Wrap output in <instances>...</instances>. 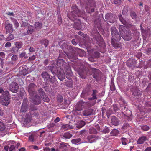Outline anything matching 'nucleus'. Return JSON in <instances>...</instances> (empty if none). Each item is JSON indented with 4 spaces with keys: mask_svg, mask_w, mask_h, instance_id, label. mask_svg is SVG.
Returning <instances> with one entry per match:
<instances>
[{
    "mask_svg": "<svg viewBox=\"0 0 151 151\" xmlns=\"http://www.w3.org/2000/svg\"><path fill=\"white\" fill-rule=\"evenodd\" d=\"M72 9L73 10L68 15V17L71 21H74L77 20L78 17H83L84 16L85 11L83 10L80 11L76 6H73Z\"/></svg>",
    "mask_w": 151,
    "mask_h": 151,
    "instance_id": "f257e3e1",
    "label": "nucleus"
},
{
    "mask_svg": "<svg viewBox=\"0 0 151 151\" xmlns=\"http://www.w3.org/2000/svg\"><path fill=\"white\" fill-rule=\"evenodd\" d=\"M68 50V52L65 53L69 59L72 62H74V60H76L78 58V56L76 53L75 50H80L77 48L72 47L71 45H67L66 43L63 44L62 47L63 49V47Z\"/></svg>",
    "mask_w": 151,
    "mask_h": 151,
    "instance_id": "f03ea898",
    "label": "nucleus"
},
{
    "mask_svg": "<svg viewBox=\"0 0 151 151\" xmlns=\"http://www.w3.org/2000/svg\"><path fill=\"white\" fill-rule=\"evenodd\" d=\"M81 4H85L86 11L89 13H91L94 11L96 3L94 0H80Z\"/></svg>",
    "mask_w": 151,
    "mask_h": 151,
    "instance_id": "7ed1b4c3",
    "label": "nucleus"
},
{
    "mask_svg": "<svg viewBox=\"0 0 151 151\" xmlns=\"http://www.w3.org/2000/svg\"><path fill=\"white\" fill-rule=\"evenodd\" d=\"M56 65L61 70H66L70 71L71 68L67 63L63 59L57 60Z\"/></svg>",
    "mask_w": 151,
    "mask_h": 151,
    "instance_id": "20e7f679",
    "label": "nucleus"
},
{
    "mask_svg": "<svg viewBox=\"0 0 151 151\" xmlns=\"http://www.w3.org/2000/svg\"><path fill=\"white\" fill-rule=\"evenodd\" d=\"M10 99L9 92L5 91L1 96V100L2 104L5 106L8 105L10 102Z\"/></svg>",
    "mask_w": 151,
    "mask_h": 151,
    "instance_id": "39448f33",
    "label": "nucleus"
},
{
    "mask_svg": "<svg viewBox=\"0 0 151 151\" xmlns=\"http://www.w3.org/2000/svg\"><path fill=\"white\" fill-rule=\"evenodd\" d=\"M111 31L112 37L111 40H114L117 41H119L121 39L120 36L115 27H112L111 28Z\"/></svg>",
    "mask_w": 151,
    "mask_h": 151,
    "instance_id": "423d86ee",
    "label": "nucleus"
},
{
    "mask_svg": "<svg viewBox=\"0 0 151 151\" xmlns=\"http://www.w3.org/2000/svg\"><path fill=\"white\" fill-rule=\"evenodd\" d=\"M37 86L34 83H31L29 84L27 87V91L29 96L35 95L37 93Z\"/></svg>",
    "mask_w": 151,
    "mask_h": 151,
    "instance_id": "0eeeda50",
    "label": "nucleus"
},
{
    "mask_svg": "<svg viewBox=\"0 0 151 151\" xmlns=\"http://www.w3.org/2000/svg\"><path fill=\"white\" fill-rule=\"evenodd\" d=\"M73 67L75 71L78 72L80 77L82 78H85L86 77V73L85 72L82 68L79 65H77L76 64L73 65Z\"/></svg>",
    "mask_w": 151,
    "mask_h": 151,
    "instance_id": "6e6552de",
    "label": "nucleus"
},
{
    "mask_svg": "<svg viewBox=\"0 0 151 151\" xmlns=\"http://www.w3.org/2000/svg\"><path fill=\"white\" fill-rule=\"evenodd\" d=\"M29 98L30 101L35 104L38 105L41 103V98L37 93L30 96Z\"/></svg>",
    "mask_w": 151,
    "mask_h": 151,
    "instance_id": "1a4fd4ad",
    "label": "nucleus"
},
{
    "mask_svg": "<svg viewBox=\"0 0 151 151\" xmlns=\"http://www.w3.org/2000/svg\"><path fill=\"white\" fill-rule=\"evenodd\" d=\"M5 28L6 30V33H12L14 30L12 24L10 23L9 20H6L5 23Z\"/></svg>",
    "mask_w": 151,
    "mask_h": 151,
    "instance_id": "9d476101",
    "label": "nucleus"
},
{
    "mask_svg": "<svg viewBox=\"0 0 151 151\" xmlns=\"http://www.w3.org/2000/svg\"><path fill=\"white\" fill-rule=\"evenodd\" d=\"M98 93V91L96 89H93L92 90V93L91 94V96H92V97L89 98L88 99L89 101H92V103L91 104V106H93L96 103V101L94 100L93 101V100H94V99H97V98L96 97V94Z\"/></svg>",
    "mask_w": 151,
    "mask_h": 151,
    "instance_id": "9b49d317",
    "label": "nucleus"
},
{
    "mask_svg": "<svg viewBox=\"0 0 151 151\" xmlns=\"http://www.w3.org/2000/svg\"><path fill=\"white\" fill-rule=\"evenodd\" d=\"M137 63V60L134 58H130L127 61V66L131 68H134Z\"/></svg>",
    "mask_w": 151,
    "mask_h": 151,
    "instance_id": "f8f14e48",
    "label": "nucleus"
},
{
    "mask_svg": "<svg viewBox=\"0 0 151 151\" xmlns=\"http://www.w3.org/2000/svg\"><path fill=\"white\" fill-rule=\"evenodd\" d=\"M9 88L11 91L14 93H16L18 90L19 86L16 82H12L10 85Z\"/></svg>",
    "mask_w": 151,
    "mask_h": 151,
    "instance_id": "ddd939ff",
    "label": "nucleus"
},
{
    "mask_svg": "<svg viewBox=\"0 0 151 151\" xmlns=\"http://www.w3.org/2000/svg\"><path fill=\"white\" fill-rule=\"evenodd\" d=\"M123 38L126 41H129L132 39V34L131 32L128 30L126 31L122 35Z\"/></svg>",
    "mask_w": 151,
    "mask_h": 151,
    "instance_id": "4468645a",
    "label": "nucleus"
},
{
    "mask_svg": "<svg viewBox=\"0 0 151 151\" xmlns=\"http://www.w3.org/2000/svg\"><path fill=\"white\" fill-rule=\"evenodd\" d=\"M105 18L107 22L113 23L114 22V19L112 13H108L106 14L105 15Z\"/></svg>",
    "mask_w": 151,
    "mask_h": 151,
    "instance_id": "2eb2a0df",
    "label": "nucleus"
},
{
    "mask_svg": "<svg viewBox=\"0 0 151 151\" xmlns=\"http://www.w3.org/2000/svg\"><path fill=\"white\" fill-rule=\"evenodd\" d=\"M95 38L96 41V43L99 46H100L101 45L104 44V40L99 34H97Z\"/></svg>",
    "mask_w": 151,
    "mask_h": 151,
    "instance_id": "dca6fc26",
    "label": "nucleus"
},
{
    "mask_svg": "<svg viewBox=\"0 0 151 151\" xmlns=\"http://www.w3.org/2000/svg\"><path fill=\"white\" fill-rule=\"evenodd\" d=\"M49 69L50 70L52 73L56 75L59 71H60L58 69L57 67L55 65L53 66H49L48 67Z\"/></svg>",
    "mask_w": 151,
    "mask_h": 151,
    "instance_id": "f3484780",
    "label": "nucleus"
},
{
    "mask_svg": "<svg viewBox=\"0 0 151 151\" xmlns=\"http://www.w3.org/2000/svg\"><path fill=\"white\" fill-rule=\"evenodd\" d=\"M64 70H61L56 74L57 75L58 78L61 81H63L65 78V73Z\"/></svg>",
    "mask_w": 151,
    "mask_h": 151,
    "instance_id": "a211bd4d",
    "label": "nucleus"
},
{
    "mask_svg": "<svg viewBox=\"0 0 151 151\" xmlns=\"http://www.w3.org/2000/svg\"><path fill=\"white\" fill-rule=\"evenodd\" d=\"M88 142L93 143L96 142L97 139V137L94 135H89L87 137Z\"/></svg>",
    "mask_w": 151,
    "mask_h": 151,
    "instance_id": "6ab92c4d",
    "label": "nucleus"
},
{
    "mask_svg": "<svg viewBox=\"0 0 151 151\" xmlns=\"http://www.w3.org/2000/svg\"><path fill=\"white\" fill-rule=\"evenodd\" d=\"M111 123L115 126H117L119 124V120L115 116H112L111 119Z\"/></svg>",
    "mask_w": 151,
    "mask_h": 151,
    "instance_id": "aec40b11",
    "label": "nucleus"
},
{
    "mask_svg": "<svg viewBox=\"0 0 151 151\" xmlns=\"http://www.w3.org/2000/svg\"><path fill=\"white\" fill-rule=\"evenodd\" d=\"M118 17L120 21L124 25H126L128 27H130L132 26L131 24L129 23V22H128L126 21L123 19L121 14L119 15L118 16Z\"/></svg>",
    "mask_w": 151,
    "mask_h": 151,
    "instance_id": "412c9836",
    "label": "nucleus"
},
{
    "mask_svg": "<svg viewBox=\"0 0 151 151\" xmlns=\"http://www.w3.org/2000/svg\"><path fill=\"white\" fill-rule=\"evenodd\" d=\"M73 26L75 29L78 30L80 29L81 28V21L78 19L76 22H74Z\"/></svg>",
    "mask_w": 151,
    "mask_h": 151,
    "instance_id": "4be33fe9",
    "label": "nucleus"
},
{
    "mask_svg": "<svg viewBox=\"0 0 151 151\" xmlns=\"http://www.w3.org/2000/svg\"><path fill=\"white\" fill-rule=\"evenodd\" d=\"M111 44L113 47L115 49H118L119 48H122V46L120 43L115 42L113 40H111Z\"/></svg>",
    "mask_w": 151,
    "mask_h": 151,
    "instance_id": "5701e85b",
    "label": "nucleus"
},
{
    "mask_svg": "<svg viewBox=\"0 0 151 151\" xmlns=\"http://www.w3.org/2000/svg\"><path fill=\"white\" fill-rule=\"evenodd\" d=\"M147 137L145 136H142L138 139L137 141V143L138 144H141L143 143L147 140Z\"/></svg>",
    "mask_w": 151,
    "mask_h": 151,
    "instance_id": "b1692460",
    "label": "nucleus"
},
{
    "mask_svg": "<svg viewBox=\"0 0 151 151\" xmlns=\"http://www.w3.org/2000/svg\"><path fill=\"white\" fill-rule=\"evenodd\" d=\"M92 113V110L91 109H87L83 111L82 115L83 116H88L91 115Z\"/></svg>",
    "mask_w": 151,
    "mask_h": 151,
    "instance_id": "393cba45",
    "label": "nucleus"
},
{
    "mask_svg": "<svg viewBox=\"0 0 151 151\" xmlns=\"http://www.w3.org/2000/svg\"><path fill=\"white\" fill-rule=\"evenodd\" d=\"M126 29H127V27L123 25H120L119 26V31L120 34H121V35L124 33L125 32L127 31L126 30Z\"/></svg>",
    "mask_w": 151,
    "mask_h": 151,
    "instance_id": "a878e982",
    "label": "nucleus"
},
{
    "mask_svg": "<svg viewBox=\"0 0 151 151\" xmlns=\"http://www.w3.org/2000/svg\"><path fill=\"white\" fill-rule=\"evenodd\" d=\"M142 63H141L140 64V66L141 67H143V68L144 69L147 68L148 67H150L151 68V59L148 60L147 62V64L146 65L144 66H142Z\"/></svg>",
    "mask_w": 151,
    "mask_h": 151,
    "instance_id": "bb28decb",
    "label": "nucleus"
},
{
    "mask_svg": "<svg viewBox=\"0 0 151 151\" xmlns=\"http://www.w3.org/2000/svg\"><path fill=\"white\" fill-rule=\"evenodd\" d=\"M72 135L69 132H66L62 135V138L64 139H69L72 137Z\"/></svg>",
    "mask_w": 151,
    "mask_h": 151,
    "instance_id": "cd10ccee",
    "label": "nucleus"
},
{
    "mask_svg": "<svg viewBox=\"0 0 151 151\" xmlns=\"http://www.w3.org/2000/svg\"><path fill=\"white\" fill-rule=\"evenodd\" d=\"M34 31L33 27L31 25H29L28 29L25 33V35H29L32 34Z\"/></svg>",
    "mask_w": 151,
    "mask_h": 151,
    "instance_id": "c85d7f7f",
    "label": "nucleus"
},
{
    "mask_svg": "<svg viewBox=\"0 0 151 151\" xmlns=\"http://www.w3.org/2000/svg\"><path fill=\"white\" fill-rule=\"evenodd\" d=\"M41 76L45 80H48L50 78L49 74L46 72H43L41 75Z\"/></svg>",
    "mask_w": 151,
    "mask_h": 151,
    "instance_id": "c756f323",
    "label": "nucleus"
},
{
    "mask_svg": "<svg viewBox=\"0 0 151 151\" xmlns=\"http://www.w3.org/2000/svg\"><path fill=\"white\" fill-rule=\"evenodd\" d=\"M86 124L85 122L82 120H81L78 122L77 124L76 127L78 128H80L82 127Z\"/></svg>",
    "mask_w": 151,
    "mask_h": 151,
    "instance_id": "7c9ffc66",
    "label": "nucleus"
},
{
    "mask_svg": "<svg viewBox=\"0 0 151 151\" xmlns=\"http://www.w3.org/2000/svg\"><path fill=\"white\" fill-rule=\"evenodd\" d=\"M40 43L44 45L45 47H47L49 44V40L46 39H42L40 40Z\"/></svg>",
    "mask_w": 151,
    "mask_h": 151,
    "instance_id": "2f4dec72",
    "label": "nucleus"
},
{
    "mask_svg": "<svg viewBox=\"0 0 151 151\" xmlns=\"http://www.w3.org/2000/svg\"><path fill=\"white\" fill-rule=\"evenodd\" d=\"M20 72L21 74L24 76H25L28 74V71L26 68L24 67H22Z\"/></svg>",
    "mask_w": 151,
    "mask_h": 151,
    "instance_id": "473e14b6",
    "label": "nucleus"
},
{
    "mask_svg": "<svg viewBox=\"0 0 151 151\" xmlns=\"http://www.w3.org/2000/svg\"><path fill=\"white\" fill-rule=\"evenodd\" d=\"M42 24L38 22H36L35 24V28L36 29H41L42 27Z\"/></svg>",
    "mask_w": 151,
    "mask_h": 151,
    "instance_id": "72a5a7b5",
    "label": "nucleus"
},
{
    "mask_svg": "<svg viewBox=\"0 0 151 151\" xmlns=\"http://www.w3.org/2000/svg\"><path fill=\"white\" fill-rule=\"evenodd\" d=\"M62 127L65 130L71 129L73 128V126L68 124L64 125L62 126Z\"/></svg>",
    "mask_w": 151,
    "mask_h": 151,
    "instance_id": "f704fd0d",
    "label": "nucleus"
},
{
    "mask_svg": "<svg viewBox=\"0 0 151 151\" xmlns=\"http://www.w3.org/2000/svg\"><path fill=\"white\" fill-rule=\"evenodd\" d=\"M89 132V133L91 134H96L97 132L96 129L92 127L90 128Z\"/></svg>",
    "mask_w": 151,
    "mask_h": 151,
    "instance_id": "c9c22d12",
    "label": "nucleus"
},
{
    "mask_svg": "<svg viewBox=\"0 0 151 151\" xmlns=\"http://www.w3.org/2000/svg\"><path fill=\"white\" fill-rule=\"evenodd\" d=\"M15 46L19 49L22 48V43L21 42H16L15 43Z\"/></svg>",
    "mask_w": 151,
    "mask_h": 151,
    "instance_id": "e433bc0d",
    "label": "nucleus"
},
{
    "mask_svg": "<svg viewBox=\"0 0 151 151\" xmlns=\"http://www.w3.org/2000/svg\"><path fill=\"white\" fill-rule=\"evenodd\" d=\"M119 133V131L118 130L113 129L111 132L110 134L111 136H116Z\"/></svg>",
    "mask_w": 151,
    "mask_h": 151,
    "instance_id": "4c0bfd02",
    "label": "nucleus"
},
{
    "mask_svg": "<svg viewBox=\"0 0 151 151\" xmlns=\"http://www.w3.org/2000/svg\"><path fill=\"white\" fill-rule=\"evenodd\" d=\"M81 139L80 138L74 139L71 140V142L72 144H76L81 142Z\"/></svg>",
    "mask_w": 151,
    "mask_h": 151,
    "instance_id": "58836bf2",
    "label": "nucleus"
},
{
    "mask_svg": "<svg viewBox=\"0 0 151 151\" xmlns=\"http://www.w3.org/2000/svg\"><path fill=\"white\" fill-rule=\"evenodd\" d=\"M28 106L26 105H22L20 110V111L22 112H25L27 110Z\"/></svg>",
    "mask_w": 151,
    "mask_h": 151,
    "instance_id": "ea45409f",
    "label": "nucleus"
},
{
    "mask_svg": "<svg viewBox=\"0 0 151 151\" xmlns=\"http://www.w3.org/2000/svg\"><path fill=\"white\" fill-rule=\"evenodd\" d=\"M139 91V90L137 88H136L134 90H132V94L133 95H134V96H135L138 95Z\"/></svg>",
    "mask_w": 151,
    "mask_h": 151,
    "instance_id": "a19ab883",
    "label": "nucleus"
},
{
    "mask_svg": "<svg viewBox=\"0 0 151 151\" xmlns=\"http://www.w3.org/2000/svg\"><path fill=\"white\" fill-rule=\"evenodd\" d=\"M38 91L41 97L45 96V93L42 88H40L38 90Z\"/></svg>",
    "mask_w": 151,
    "mask_h": 151,
    "instance_id": "79ce46f5",
    "label": "nucleus"
},
{
    "mask_svg": "<svg viewBox=\"0 0 151 151\" xmlns=\"http://www.w3.org/2000/svg\"><path fill=\"white\" fill-rule=\"evenodd\" d=\"M65 85L68 87L70 88L73 85V82L71 80L67 81L65 83Z\"/></svg>",
    "mask_w": 151,
    "mask_h": 151,
    "instance_id": "37998d69",
    "label": "nucleus"
},
{
    "mask_svg": "<svg viewBox=\"0 0 151 151\" xmlns=\"http://www.w3.org/2000/svg\"><path fill=\"white\" fill-rule=\"evenodd\" d=\"M121 140L122 144L123 145H126L127 144L128 141L126 138L124 137H122L121 138Z\"/></svg>",
    "mask_w": 151,
    "mask_h": 151,
    "instance_id": "c03bdc74",
    "label": "nucleus"
},
{
    "mask_svg": "<svg viewBox=\"0 0 151 151\" xmlns=\"http://www.w3.org/2000/svg\"><path fill=\"white\" fill-rule=\"evenodd\" d=\"M17 59L18 57L16 55H13L11 58L12 63L13 64V62H14L17 60Z\"/></svg>",
    "mask_w": 151,
    "mask_h": 151,
    "instance_id": "a18cd8bd",
    "label": "nucleus"
},
{
    "mask_svg": "<svg viewBox=\"0 0 151 151\" xmlns=\"http://www.w3.org/2000/svg\"><path fill=\"white\" fill-rule=\"evenodd\" d=\"M99 54L98 52L95 51L92 55V56L93 58H98L99 56Z\"/></svg>",
    "mask_w": 151,
    "mask_h": 151,
    "instance_id": "49530a36",
    "label": "nucleus"
},
{
    "mask_svg": "<svg viewBox=\"0 0 151 151\" xmlns=\"http://www.w3.org/2000/svg\"><path fill=\"white\" fill-rule=\"evenodd\" d=\"M14 38V36L12 34H10L6 38V41H9Z\"/></svg>",
    "mask_w": 151,
    "mask_h": 151,
    "instance_id": "de8ad7c7",
    "label": "nucleus"
},
{
    "mask_svg": "<svg viewBox=\"0 0 151 151\" xmlns=\"http://www.w3.org/2000/svg\"><path fill=\"white\" fill-rule=\"evenodd\" d=\"M141 129L144 131H147L149 129L150 127L149 126L145 125L142 126Z\"/></svg>",
    "mask_w": 151,
    "mask_h": 151,
    "instance_id": "09e8293b",
    "label": "nucleus"
},
{
    "mask_svg": "<svg viewBox=\"0 0 151 151\" xmlns=\"http://www.w3.org/2000/svg\"><path fill=\"white\" fill-rule=\"evenodd\" d=\"M12 22L14 24L15 27H17L19 26V24L17 20L13 18L12 19Z\"/></svg>",
    "mask_w": 151,
    "mask_h": 151,
    "instance_id": "8fccbe9b",
    "label": "nucleus"
},
{
    "mask_svg": "<svg viewBox=\"0 0 151 151\" xmlns=\"http://www.w3.org/2000/svg\"><path fill=\"white\" fill-rule=\"evenodd\" d=\"M5 127L4 124L0 121V131H3L5 129Z\"/></svg>",
    "mask_w": 151,
    "mask_h": 151,
    "instance_id": "3c124183",
    "label": "nucleus"
},
{
    "mask_svg": "<svg viewBox=\"0 0 151 151\" xmlns=\"http://www.w3.org/2000/svg\"><path fill=\"white\" fill-rule=\"evenodd\" d=\"M41 97L44 102H48L50 101V99L47 96H46L45 95V96H43Z\"/></svg>",
    "mask_w": 151,
    "mask_h": 151,
    "instance_id": "603ef678",
    "label": "nucleus"
},
{
    "mask_svg": "<svg viewBox=\"0 0 151 151\" xmlns=\"http://www.w3.org/2000/svg\"><path fill=\"white\" fill-rule=\"evenodd\" d=\"M112 112V110L109 109L106 110V114L108 118H109Z\"/></svg>",
    "mask_w": 151,
    "mask_h": 151,
    "instance_id": "864d4df0",
    "label": "nucleus"
},
{
    "mask_svg": "<svg viewBox=\"0 0 151 151\" xmlns=\"http://www.w3.org/2000/svg\"><path fill=\"white\" fill-rule=\"evenodd\" d=\"M131 17L134 19H135L137 16L136 13L134 12H132L130 13Z\"/></svg>",
    "mask_w": 151,
    "mask_h": 151,
    "instance_id": "5fc2aeb1",
    "label": "nucleus"
},
{
    "mask_svg": "<svg viewBox=\"0 0 151 151\" xmlns=\"http://www.w3.org/2000/svg\"><path fill=\"white\" fill-rule=\"evenodd\" d=\"M28 100L26 98H24L23 101V102L22 104V105H28Z\"/></svg>",
    "mask_w": 151,
    "mask_h": 151,
    "instance_id": "6e6d98bb",
    "label": "nucleus"
},
{
    "mask_svg": "<svg viewBox=\"0 0 151 151\" xmlns=\"http://www.w3.org/2000/svg\"><path fill=\"white\" fill-rule=\"evenodd\" d=\"M70 71V72H69V73L68 74H66V77L69 80H70L71 78V77L72 76V74L71 72V70L70 71Z\"/></svg>",
    "mask_w": 151,
    "mask_h": 151,
    "instance_id": "4d7b16f0",
    "label": "nucleus"
},
{
    "mask_svg": "<svg viewBox=\"0 0 151 151\" xmlns=\"http://www.w3.org/2000/svg\"><path fill=\"white\" fill-rule=\"evenodd\" d=\"M121 115L122 117L123 116L124 118H125V119H127V120L128 121H129V120L130 119V117L129 116L126 115L124 114L123 112H122L121 113Z\"/></svg>",
    "mask_w": 151,
    "mask_h": 151,
    "instance_id": "13d9d810",
    "label": "nucleus"
},
{
    "mask_svg": "<svg viewBox=\"0 0 151 151\" xmlns=\"http://www.w3.org/2000/svg\"><path fill=\"white\" fill-rule=\"evenodd\" d=\"M19 49H18L16 46L13 47L11 48V51L14 53L17 52L18 51Z\"/></svg>",
    "mask_w": 151,
    "mask_h": 151,
    "instance_id": "bf43d9fd",
    "label": "nucleus"
},
{
    "mask_svg": "<svg viewBox=\"0 0 151 151\" xmlns=\"http://www.w3.org/2000/svg\"><path fill=\"white\" fill-rule=\"evenodd\" d=\"M114 4L118 5H120L122 2L121 0H114Z\"/></svg>",
    "mask_w": 151,
    "mask_h": 151,
    "instance_id": "052dcab7",
    "label": "nucleus"
},
{
    "mask_svg": "<svg viewBox=\"0 0 151 151\" xmlns=\"http://www.w3.org/2000/svg\"><path fill=\"white\" fill-rule=\"evenodd\" d=\"M32 118L30 116H27L25 119V121L26 122L29 123L31 122Z\"/></svg>",
    "mask_w": 151,
    "mask_h": 151,
    "instance_id": "680f3d73",
    "label": "nucleus"
},
{
    "mask_svg": "<svg viewBox=\"0 0 151 151\" xmlns=\"http://www.w3.org/2000/svg\"><path fill=\"white\" fill-rule=\"evenodd\" d=\"M129 127V124L128 123H125L122 126V128L123 129H125Z\"/></svg>",
    "mask_w": 151,
    "mask_h": 151,
    "instance_id": "e2e57ef3",
    "label": "nucleus"
},
{
    "mask_svg": "<svg viewBox=\"0 0 151 151\" xmlns=\"http://www.w3.org/2000/svg\"><path fill=\"white\" fill-rule=\"evenodd\" d=\"M103 132L104 133H108L109 132V129L108 127H105V128L103 130Z\"/></svg>",
    "mask_w": 151,
    "mask_h": 151,
    "instance_id": "0e129e2a",
    "label": "nucleus"
},
{
    "mask_svg": "<svg viewBox=\"0 0 151 151\" xmlns=\"http://www.w3.org/2000/svg\"><path fill=\"white\" fill-rule=\"evenodd\" d=\"M128 12V10L127 8H124L122 10V14L123 15H125Z\"/></svg>",
    "mask_w": 151,
    "mask_h": 151,
    "instance_id": "69168bd1",
    "label": "nucleus"
},
{
    "mask_svg": "<svg viewBox=\"0 0 151 151\" xmlns=\"http://www.w3.org/2000/svg\"><path fill=\"white\" fill-rule=\"evenodd\" d=\"M15 147L14 145H11L9 148V151H14L15 150Z\"/></svg>",
    "mask_w": 151,
    "mask_h": 151,
    "instance_id": "338daca9",
    "label": "nucleus"
},
{
    "mask_svg": "<svg viewBox=\"0 0 151 151\" xmlns=\"http://www.w3.org/2000/svg\"><path fill=\"white\" fill-rule=\"evenodd\" d=\"M48 80H49V81L51 83H53L55 81V77H53L52 78H50V77L49 78Z\"/></svg>",
    "mask_w": 151,
    "mask_h": 151,
    "instance_id": "774afa93",
    "label": "nucleus"
}]
</instances>
